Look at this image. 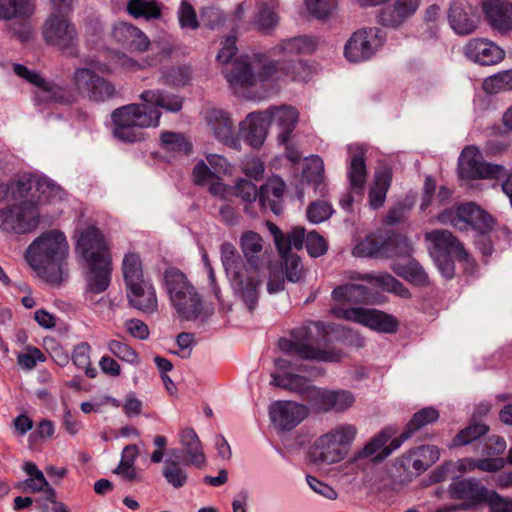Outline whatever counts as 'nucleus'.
Wrapping results in <instances>:
<instances>
[{
  "label": "nucleus",
  "mask_w": 512,
  "mask_h": 512,
  "mask_svg": "<svg viewBox=\"0 0 512 512\" xmlns=\"http://www.w3.org/2000/svg\"><path fill=\"white\" fill-rule=\"evenodd\" d=\"M269 416L277 431H290L308 416V408L293 401L278 400L270 404Z\"/></svg>",
  "instance_id": "16"
},
{
  "label": "nucleus",
  "mask_w": 512,
  "mask_h": 512,
  "mask_svg": "<svg viewBox=\"0 0 512 512\" xmlns=\"http://www.w3.org/2000/svg\"><path fill=\"white\" fill-rule=\"evenodd\" d=\"M205 119L210 131L218 141L233 149L241 148L240 138L234 132L233 122L225 111L210 109L206 112Z\"/></svg>",
  "instance_id": "23"
},
{
  "label": "nucleus",
  "mask_w": 512,
  "mask_h": 512,
  "mask_svg": "<svg viewBox=\"0 0 512 512\" xmlns=\"http://www.w3.org/2000/svg\"><path fill=\"white\" fill-rule=\"evenodd\" d=\"M439 413L435 408L426 407L416 412L403 432V438L409 439L412 434L423 426L435 422Z\"/></svg>",
  "instance_id": "47"
},
{
  "label": "nucleus",
  "mask_w": 512,
  "mask_h": 512,
  "mask_svg": "<svg viewBox=\"0 0 512 512\" xmlns=\"http://www.w3.org/2000/svg\"><path fill=\"white\" fill-rule=\"evenodd\" d=\"M179 443L183 448L186 461L190 465L202 467L206 463L202 443L192 428H184L178 433Z\"/></svg>",
  "instance_id": "31"
},
{
  "label": "nucleus",
  "mask_w": 512,
  "mask_h": 512,
  "mask_svg": "<svg viewBox=\"0 0 512 512\" xmlns=\"http://www.w3.org/2000/svg\"><path fill=\"white\" fill-rule=\"evenodd\" d=\"M393 271L400 277L418 286H424L428 283V276L424 269L414 260L406 264H395Z\"/></svg>",
  "instance_id": "45"
},
{
  "label": "nucleus",
  "mask_w": 512,
  "mask_h": 512,
  "mask_svg": "<svg viewBox=\"0 0 512 512\" xmlns=\"http://www.w3.org/2000/svg\"><path fill=\"white\" fill-rule=\"evenodd\" d=\"M26 488L35 493L44 491L48 501H53L55 498V490L49 485L43 473H39L38 476H30L25 481Z\"/></svg>",
  "instance_id": "60"
},
{
  "label": "nucleus",
  "mask_w": 512,
  "mask_h": 512,
  "mask_svg": "<svg viewBox=\"0 0 512 512\" xmlns=\"http://www.w3.org/2000/svg\"><path fill=\"white\" fill-rule=\"evenodd\" d=\"M40 223V213L35 203L22 201L0 208V230L5 233L27 234Z\"/></svg>",
  "instance_id": "9"
},
{
  "label": "nucleus",
  "mask_w": 512,
  "mask_h": 512,
  "mask_svg": "<svg viewBox=\"0 0 512 512\" xmlns=\"http://www.w3.org/2000/svg\"><path fill=\"white\" fill-rule=\"evenodd\" d=\"M393 431L392 429H385L380 432L378 435L373 437L360 451L359 455L361 457H374L375 460H380L378 456L383 451V448L386 447V443L392 437Z\"/></svg>",
  "instance_id": "53"
},
{
  "label": "nucleus",
  "mask_w": 512,
  "mask_h": 512,
  "mask_svg": "<svg viewBox=\"0 0 512 512\" xmlns=\"http://www.w3.org/2000/svg\"><path fill=\"white\" fill-rule=\"evenodd\" d=\"M490 492L491 491H488L484 486L472 479L454 482L449 487L451 498L465 500V502L461 504V509L463 510H467L483 501L487 502Z\"/></svg>",
  "instance_id": "26"
},
{
  "label": "nucleus",
  "mask_w": 512,
  "mask_h": 512,
  "mask_svg": "<svg viewBox=\"0 0 512 512\" xmlns=\"http://www.w3.org/2000/svg\"><path fill=\"white\" fill-rule=\"evenodd\" d=\"M140 100L145 102L151 108H163L168 112L176 113L182 109V98L178 95L168 94L160 90H145L140 96Z\"/></svg>",
  "instance_id": "39"
},
{
  "label": "nucleus",
  "mask_w": 512,
  "mask_h": 512,
  "mask_svg": "<svg viewBox=\"0 0 512 512\" xmlns=\"http://www.w3.org/2000/svg\"><path fill=\"white\" fill-rule=\"evenodd\" d=\"M69 243L60 230L41 233L27 247L25 260L35 274L47 283L58 285L67 276Z\"/></svg>",
  "instance_id": "2"
},
{
  "label": "nucleus",
  "mask_w": 512,
  "mask_h": 512,
  "mask_svg": "<svg viewBox=\"0 0 512 512\" xmlns=\"http://www.w3.org/2000/svg\"><path fill=\"white\" fill-rule=\"evenodd\" d=\"M127 11L134 18L157 19L161 16L162 7L156 0H130Z\"/></svg>",
  "instance_id": "44"
},
{
  "label": "nucleus",
  "mask_w": 512,
  "mask_h": 512,
  "mask_svg": "<svg viewBox=\"0 0 512 512\" xmlns=\"http://www.w3.org/2000/svg\"><path fill=\"white\" fill-rule=\"evenodd\" d=\"M316 47V42L308 36H296L282 40L271 49L273 55H296L310 53Z\"/></svg>",
  "instance_id": "41"
},
{
  "label": "nucleus",
  "mask_w": 512,
  "mask_h": 512,
  "mask_svg": "<svg viewBox=\"0 0 512 512\" xmlns=\"http://www.w3.org/2000/svg\"><path fill=\"white\" fill-rule=\"evenodd\" d=\"M465 57L475 64L492 66L505 58V51L493 41L486 38L470 39L463 47Z\"/></svg>",
  "instance_id": "20"
},
{
  "label": "nucleus",
  "mask_w": 512,
  "mask_h": 512,
  "mask_svg": "<svg viewBox=\"0 0 512 512\" xmlns=\"http://www.w3.org/2000/svg\"><path fill=\"white\" fill-rule=\"evenodd\" d=\"M270 233L273 235L275 245L279 253L284 256L291 248L301 249L306 241L305 229L297 226L293 227L287 234H283L281 230L273 223L267 224Z\"/></svg>",
  "instance_id": "33"
},
{
  "label": "nucleus",
  "mask_w": 512,
  "mask_h": 512,
  "mask_svg": "<svg viewBox=\"0 0 512 512\" xmlns=\"http://www.w3.org/2000/svg\"><path fill=\"white\" fill-rule=\"evenodd\" d=\"M113 38L131 51L144 52L148 50L150 41L139 28L126 22L114 25Z\"/></svg>",
  "instance_id": "29"
},
{
  "label": "nucleus",
  "mask_w": 512,
  "mask_h": 512,
  "mask_svg": "<svg viewBox=\"0 0 512 512\" xmlns=\"http://www.w3.org/2000/svg\"><path fill=\"white\" fill-rule=\"evenodd\" d=\"M348 153L350 159L348 167L350 187L353 192L360 194L366 182L365 148L361 144H350Z\"/></svg>",
  "instance_id": "30"
},
{
  "label": "nucleus",
  "mask_w": 512,
  "mask_h": 512,
  "mask_svg": "<svg viewBox=\"0 0 512 512\" xmlns=\"http://www.w3.org/2000/svg\"><path fill=\"white\" fill-rule=\"evenodd\" d=\"M278 20L279 18L274 8L268 4H263L255 15L253 24L256 29L268 34L275 29Z\"/></svg>",
  "instance_id": "49"
},
{
  "label": "nucleus",
  "mask_w": 512,
  "mask_h": 512,
  "mask_svg": "<svg viewBox=\"0 0 512 512\" xmlns=\"http://www.w3.org/2000/svg\"><path fill=\"white\" fill-rule=\"evenodd\" d=\"M483 90L488 94L512 90V68L487 77L483 82Z\"/></svg>",
  "instance_id": "46"
},
{
  "label": "nucleus",
  "mask_w": 512,
  "mask_h": 512,
  "mask_svg": "<svg viewBox=\"0 0 512 512\" xmlns=\"http://www.w3.org/2000/svg\"><path fill=\"white\" fill-rule=\"evenodd\" d=\"M268 128V118L264 111L251 112L240 122L237 135L250 147L259 149L266 140Z\"/></svg>",
  "instance_id": "24"
},
{
  "label": "nucleus",
  "mask_w": 512,
  "mask_h": 512,
  "mask_svg": "<svg viewBox=\"0 0 512 512\" xmlns=\"http://www.w3.org/2000/svg\"><path fill=\"white\" fill-rule=\"evenodd\" d=\"M164 283L171 304L181 319L191 321L208 317L210 312L204 307L201 296L180 270H166Z\"/></svg>",
  "instance_id": "6"
},
{
  "label": "nucleus",
  "mask_w": 512,
  "mask_h": 512,
  "mask_svg": "<svg viewBox=\"0 0 512 512\" xmlns=\"http://www.w3.org/2000/svg\"><path fill=\"white\" fill-rule=\"evenodd\" d=\"M33 186H35L36 191L39 193V203L50 202L54 199H61L62 197L60 187L47 178H41L38 180L29 178L27 180L21 179L17 181L20 197L28 194L29 190H31Z\"/></svg>",
  "instance_id": "34"
},
{
  "label": "nucleus",
  "mask_w": 512,
  "mask_h": 512,
  "mask_svg": "<svg viewBox=\"0 0 512 512\" xmlns=\"http://www.w3.org/2000/svg\"><path fill=\"white\" fill-rule=\"evenodd\" d=\"M220 258L234 295L250 310L254 309L266 276L263 267L246 264L236 247L229 242L221 244Z\"/></svg>",
  "instance_id": "4"
},
{
  "label": "nucleus",
  "mask_w": 512,
  "mask_h": 512,
  "mask_svg": "<svg viewBox=\"0 0 512 512\" xmlns=\"http://www.w3.org/2000/svg\"><path fill=\"white\" fill-rule=\"evenodd\" d=\"M332 207L325 201H316L309 205L307 217L311 223H321L332 215Z\"/></svg>",
  "instance_id": "59"
},
{
  "label": "nucleus",
  "mask_w": 512,
  "mask_h": 512,
  "mask_svg": "<svg viewBox=\"0 0 512 512\" xmlns=\"http://www.w3.org/2000/svg\"><path fill=\"white\" fill-rule=\"evenodd\" d=\"M327 243L316 231H311L306 236V249L311 257H319L326 253Z\"/></svg>",
  "instance_id": "61"
},
{
  "label": "nucleus",
  "mask_w": 512,
  "mask_h": 512,
  "mask_svg": "<svg viewBox=\"0 0 512 512\" xmlns=\"http://www.w3.org/2000/svg\"><path fill=\"white\" fill-rule=\"evenodd\" d=\"M477 9L467 0H453L449 12L448 23L456 35L467 36L474 33L479 26Z\"/></svg>",
  "instance_id": "18"
},
{
  "label": "nucleus",
  "mask_w": 512,
  "mask_h": 512,
  "mask_svg": "<svg viewBox=\"0 0 512 512\" xmlns=\"http://www.w3.org/2000/svg\"><path fill=\"white\" fill-rule=\"evenodd\" d=\"M130 305L144 313H154L158 308L157 296L154 286L149 280L140 281L126 288Z\"/></svg>",
  "instance_id": "28"
},
{
  "label": "nucleus",
  "mask_w": 512,
  "mask_h": 512,
  "mask_svg": "<svg viewBox=\"0 0 512 512\" xmlns=\"http://www.w3.org/2000/svg\"><path fill=\"white\" fill-rule=\"evenodd\" d=\"M306 166L303 171L304 177L314 184H319L323 179L324 162L316 155H312L306 160Z\"/></svg>",
  "instance_id": "58"
},
{
  "label": "nucleus",
  "mask_w": 512,
  "mask_h": 512,
  "mask_svg": "<svg viewBox=\"0 0 512 512\" xmlns=\"http://www.w3.org/2000/svg\"><path fill=\"white\" fill-rule=\"evenodd\" d=\"M261 62L260 57L241 56L234 60L224 74L230 87L238 92L240 89L249 88L259 82L256 65Z\"/></svg>",
  "instance_id": "17"
},
{
  "label": "nucleus",
  "mask_w": 512,
  "mask_h": 512,
  "mask_svg": "<svg viewBox=\"0 0 512 512\" xmlns=\"http://www.w3.org/2000/svg\"><path fill=\"white\" fill-rule=\"evenodd\" d=\"M160 118V110L151 108L145 102L121 106L111 114L113 136L119 141L127 143L144 140V130L157 127Z\"/></svg>",
  "instance_id": "5"
},
{
  "label": "nucleus",
  "mask_w": 512,
  "mask_h": 512,
  "mask_svg": "<svg viewBox=\"0 0 512 512\" xmlns=\"http://www.w3.org/2000/svg\"><path fill=\"white\" fill-rule=\"evenodd\" d=\"M349 279L351 280H365L382 290L393 293L401 298H409L411 296L409 290L392 275L384 272L375 274L359 275L355 272H349Z\"/></svg>",
  "instance_id": "32"
},
{
  "label": "nucleus",
  "mask_w": 512,
  "mask_h": 512,
  "mask_svg": "<svg viewBox=\"0 0 512 512\" xmlns=\"http://www.w3.org/2000/svg\"><path fill=\"white\" fill-rule=\"evenodd\" d=\"M330 313L337 318L356 322L381 333H394L398 327V321L395 317L377 309L334 306L330 309Z\"/></svg>",
  "instance_id": "11"
},
{
  "label": "nucleus",
  "mask_w": 512,
  "mask_h": 512,
  "mask_svg": "<svg viewBox=\"0 0 512 512\" xmlns=\"http://www.w3.org/2000/svg\"><path fill=\"white\" fill-rule=\"evenodd\" d=\"M91 347L88 343L83 342L78 344L73 351L72 360L73 363L79 368L85 371V374L89 378H95L97 376V370L91 366L90 361Z\"/></svg>",
  "instance_id": "50"
},
{
  "label": "nucleus",
  "mask_w": 512,
  "mask_h": 512,
  "mask_svg": "<svg viewBox=\"0 0 512 512\" xmlns=\"http://www.w3.org/2000/svg\"><path fill=\"white\" fill-rule=\"evenodd\" d=\"M161 144L169 152L186 154L191 150V144L180 133L163 132L161 134Z\"/></svg>",
  "instance_id": "54"
},
{
  "label": "nucleus",
  "mask_w": 512,
  "mask_h": 512,
  "mask_svg": "<svg viewBox=\"0 0 512 512\" xmlns=\"http://www.w3.org/2000/svg\"><path fill=\"white\" fill-rule=\"evenodd\" d=\"M285 191V183L279 177L270 178L260 189L259 202L263 208H270L275 214L281 212L280 203Z\"/></svg>",
  "instance_id": "37"
},
{
  "label": "nucleus",
  "mask_w": 512,
  "mask_h": 512,
  "mask_svg": "<svg viewBox=\"0 0 512 512\" xmlns=\"http://www.w3.org/2000/svg\"><path fill=\"white\" fill-rule=\"evenodd\" d=\"M240 247L245 258V263L258 265L266 253L263 238L256 232L247 231L240 238Z\"/></svg>",
  "instance_id": "38"
},
{
  "label": "nucleus",
  "mask_w": 512,
  "mask_h": 512,
  "mask_svg": "<svg viewBox=\"0 0 512 512\" xmlns=\"http://www.w3.org/2000/svg\"><path fill=\"white\" fill-rule=\"evenodd\" d=\"M358 433L355 425L342 423L318 437L312 447L310 460L317 466L341 462L348 455Z\"/></svg>",
  "instance_id": "7"
},
{
  "label": "nucleus",
  "mask_w": 512,
  "mask_h": 512,
  "mask_svg": "<svg viewBox=\"0 0 512 512\" xmlns=\"http://www.w3.org/2000/svg\"><path fill=\"white\" fill-rule=\"evenodd\" d=\"M45 356L38 348H30L17 357V363L24 370H32L38 362H44Z\"/></svg>",
  "instance_id": "62"
},
{
  "label": "nucleus",
  "mask_w": 512,
  "mask_h": 512,
  "mask_svg": "<svg viewBox=\"0 0 512 512\" xmlns=\"http://www.w3.org/2000/svg\"><path fill=\"white\" fill-rule=\"evenodd\" d=\"M421 4L422 0H394L378 12L377 22L386 28L398 29L416 14Z\"/></svg>",
  "instance_id": "21"
},
{
  "label": "nucleus",
  "mask_w": 512,
  "mask_h": 512,
  "mask_svg": "<svg viewBox=\"0 0 512 512\" xmlns=\"http://www.w3.org/2000/svg\"><path fill=\"white\" fill-rule=\"evenodd\" d=\"M385 34L378 27H365L355 31L344 47V56L349 62H363L379 51L384 42Z\"/></svg>",
  "instance_id": "10"
},
{
  "label": "nucleus",
  "mask_w": 512,
  "mask_h": 512,
  "mask_svg": "<svg viewBox=\"0 0 512 512\" xmlns=\"http://www.w3.org/2000/svg\"><path fill=\"white\" fill-rule=\"evenodd\" d=\"M254 57L261 58V62L256 65L259 82L269 80L276 81L285 78L300 81L305 79L308 72V67L301 60L280 63L279 61L268 60L261 54H256Z\"/></svg>",
  "instance_id": "15"
},
{
  "label": "nucleus",
  "mask_w": 512,
  "mask_h": 512,
  "mask_svg": "<svg viewBox=\"0 0 512 512\" xmlns=\"http://www.w3.org/2000/svg\"><path fill=\"white\" fill-rule=\"evenodd\" d=\"M76 254L85 262L87 292L102 293L111 282L112 260L105 239L99 229L94 226L79 232Z\"/></svg>",
  "instance_id": "3"
},
{
  "label": "nucleus",
  "mask_w": 512,
  "mask_h": 512,
  "mask_svg": "<svg viewBox=\"0 0 512 512\" xmlns=\"http://www.w3.org/2000/svg\"><path fill=\"white\" fill-rule=\"evenodd\" d=\"M35 11L34 0H0V20L24 23Z\"/></svg>",
  "instance_id": "36"
},
{
  "label": "nucleus",
  "mask_w": 512,
  "mask_h": 512,
  "mask_svg": "<svg viewBox=\"0 0 512 512\" xmlns=\"http://www.w3.org/2000/svg\"><path fill=\"white\" fill-rule=\"evenodd\" d=\"M108 350L118 359L133 366H138L141 363L139 354L128 344L118 341L110 340L107 343Z\"/></svg>",
  "instance_id": "51"
},
{
  "label": "nucleus",
  "mask_w": 512,
  "mask_h": 512,
  "mask_svg": "<svg viewBox=\"0 0 512 512\" xmlns=\"http://www.w3.org/2000/svg\"><path fill=\"white\" fill-rule=\"evenodd\" d=\"M42 35L47 44L76 55L77 32L64 14L51 13L43 24Z\"/></svg>",
  "instance_id": "12"
},
{
  "label": "nucleus",
  "mask_w": 512,
  "mask_h": 512,
  "mask_svg": "<svg viewBox=\"0 0 512 512\" xmlns=\"http://www.w3.org/2000/svg\"><path fill=\"white\" fill-rule=\"evenodd\" d=\"M458 166L459 175L463 179H496L505 172L503 166L484 161L475 146H468L461 152Z\"/></svg>",
  "instance_id": "14"
},
{
  "label": "nucleus",
  "mask_w": 512,
  "mask_h": 512,
  "mask_svg": "<svg viewBox=\"0 0 512 512\" xmlns=\"http://www.w3.org/2000/svg\"><path fill=\"white\" fill-rule=\"evenodd\" d=\"M481 10L493 31L501 35L512 32V0H482Z\"/></svg>",
  "instance_id": "19"
},
{
  "label": "nucleus",
  "mask_w": 512,
  "mask_h": 512,
  "mask_svg": "<svg viewBox=\"0 0 512 512\" xmlns=\"http://www.w3.org/2000/svg\"><path fill=\"white\" fill-rule=\"evenodd\" d=\"M487 504L490 512H512V500L504 498L494 491L490 492Z\"/></svg>",
  "instance_id": "64"
},
{
  "label": "nucleus",
  "mask_w": 512,
  "mask_h": 512,
  "mask_svg": "<svg viewBox=\"0 0 512 512\" xmlns=\"http://www.w3.org/2000/svg\"><path fill=\"white\" fill-rule=\"evenodd\" d=\"M392 173L390 168L382 167L374 174L373 185L369 191V203L373 208L381 207L386 199L387 191L391 185Z\"/></svg>",
  "instance_id": "40"
},
{
  "label": "nucleus",
  "mask_w": 512,
  "mask_h": 512,
  "mask_svg": "<svg viewBox=\"0 0 512 512\" xmlns=\"http://www.w3.org/2000/svg\"><path fill=\"white\" fill-rule=\"evenodd\" d=\"M177 16L182 29L195 30L199 27L196 11L187 0L181 1Z\"/></svg>",
  "instance_id": "55"
},
{
  "label": "nucleus",
  "mask_w": 512,
  "mask_h": 512,
  "mask_svg": "<svg viewBox=\"0 0 512 512\" xmlns=\"http://www.w3.org/2000/svg\"><path fill=\"white\" fill-rule=\"evenodd\" d=\"M268 123L274 125L277 130V140L280 144L288 143L290 135L299 121V112L288 105L270 106L264 110Z\"/></svg>",
  "instance_id": "22"
},
{
  "label": "nucleus",
  "mask_w": 512,
  "mask_h": 512,
  "mask_svg": "<svg viewBox=\"0 0 512 512\" xmlns=\"http://www.w3.org/2000/svg\"><path fill=\"white\" fill-rule=\"evenodd\" d=\"M162 476L174 489L184 487L189 480V474L185 466L179 460V450L170 451V456L164 460Z\"/></svg>",
  "instance_id": "35"
},
{
  "label": "nucleus",
  "mask_w": 512,
  "mask_h": 512,
  "mask_svg": "<svg viewBox=\"0 0 512 512\" xmlns=\"http://www.w3.org/2000/svg\"><path fill=\"white\" fill-rule=\"evenodd\" d=\"M235 194L240 197L244 202L251 203L259 198L260 191L256 185L248 180L239 181L235 188Z\"/></svg>",
  "instance_id": "63"
},
{
  "label": "nucleus",
  "mask_w": 512,
  "mask_h": 512,
  "mask_svg": "<svg viewBox=\"0 0 512 512\" xmlns=\"http://www.w3.org/2000/svg\"><path fill=\"white\" fill-rule=\"evenodd\" d=\"M13 72L32 87V99L36 105L70 103L72 99L68 89L59 83L47 79L34 68L13 63Z\"/></svg>",
  "instance_id": "8"
},
{
  "label": "nucleus",
  "mask_w": 512,
  "mask_h": 512,
  "mask_svg": "<svg viewBox=\"0 0 512 512\" xmlns=\"http://www.w3.org/2000/svg\"><path fill=\"white\" fill-rule=\"evenodd\" d=\"M438 221L442 224H450L460 231L472 227L484 232L493 224V219L473 203H467L455 209L443 211L439 214Z\"/></svg>",
  "instance_id": "13"
},
{
  "label": "nucleus",
  "mask_w": 512,
  "mask_h": 512,
  "mask_svg": "<svg viewBox=\"0 0 512 512\" xmlns=\"http://www.w3.org/2000/svg\"><path fill=\"white\" fill-rule=\"evenodd\" d=\"M327 333L322 322H310L291 331L290 338H281L279 349L287 356H296L303 360L338 362L342 353L334 348L318 349L312 346L314 341ZM275 371L271 373L270 384L291 392L299 393L313 410L320 413H344L356 401L354 393L346 389H329L317 387L295 371H302L303 366L292 362L288 357H279L274 361Z\"/></svg>",
  "instance_id": "1"
},
{
  "label": "nucleus",
  "mask_w": 512,
  "mask_h": 512,
  "mask_svg": "<svg viewBox=\"0 0 512 512\" xmlns=\"http://www.w3.org/2000/svg\"><path fill=\"white\" fill-rule=\"evenodd\" d=\"M97 77L98 74L90 68H77L73 73L72 83L77 92L82 97L87 98Z\"/></svg>",
  "instance_id": "52"
},
{
  "label": "nucleus",
  "mask_w": 512,
  "mask_h": 512,
  "mask_svg": "<svg viewBox=\"0 0 512 512\" xmlns=\"http://www.w3.org/2000/svg\"><path fill=\"white\" fill-rule=\"evenodd\" d=\"M116 95L117 90L115 85L111 81L98 75V77L94 80V84L86 99L99 103L107 101Z\"/></svg>",
  "instance_id": "48"
},
{
  "label": "nucleus",
  "mask_w": 512,
  "mask_h": 512,
  "mask_svg": "<svg viewBox=\"0 0 512 512\" xmlns=\"http://www.w3.org/2000/svg\"><path fill=\"white\" fill-rule=\"evenodd\" d=\"M122 274L126 288L146 280L143 274L142 261L138 254L130 252L124 255Z\"/></svg>",
  "instance_id": "42"
},
{
  "label": "nucleus",
  "mask_w": 512,
  "mask_h": 512,
  "mask_svg": "<svg viewBox=\"0 0 512 512\" xmlns=\"http://www.w3.org/2000/svg\"><path fill=\"white\" fill-rule=\"evenodd\" d=\"M333 300L338 302L360 303L369 298L367 288L359 284H344L333 289Z\"/></svg>",
  "instance_id": "43"
},
{
  "label": "nucleus",
  "mask_w": 512,
  "mask_h": 512,
  "mask_svg": "<svg viewBox=\"0 0 512 512\" xmlns=\"http://www.w3.org/2000/svg\"><path fill=\"white\" fill-rule=\"evenodd\" d=\"M398 242L406 244V239L398 236L384 238L382 235L371 234L353 248L352 254L356 257L390 256L391 246Z\"/></svg>",
  "instance_id": "27"
},
{
  "label": "nucleus",
  "mask_w": 512,
  "mask_h": 512,
  "mask_svg": "<svg viewBox=\"0 0 512 512\" xmlns=\"http://www.w3.org/2000/svg\"><path fill=\"white\" fill-rule=\"evenodd\" d=\"M487 431L488 427L485 424H472L457 434L453 440V446L467 445L470 442L478 439L480 436L486 434Z\"/></svg>",
  "instance_id": "56"
},
{
  "label": "nucleus",
  "mask_w": 512,
  "mask_h": 512,
  "mask_svg": "<svg viewBox=\"0 0 512 512\" xmlns=\"http://www.w3.org/2000/svg\"><path fill=\"white\" fill-rule=\"evenodd\" d=\"M308 12L318 18L325 19L330 16L332 11L337 7L336 0H305Z\"/></svg>",
  "instance_id": "57"
},
{
  "label": "nucleus",
  "mask_w": 512,
  "mask_h": 512,
  "mask_svg": "<svg viewBox=\"0 0 512 512\" xmlns=\"http://www.w3.org/2000/svg\"><path fill=\"white\" fill-rule=\"evenodd\" d=\"M425 238L431 243L432 257L453 255L454 258L461 261H466L468 258V253L450 231L434 230L426 233Z\"/></svg>",
  "instance_id": "25"
}]
</instances>
